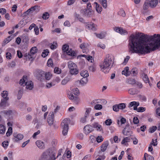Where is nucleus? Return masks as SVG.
Segmentation results:
<instances>
[{
  "label": "nucleus",
  "mask_w": 160,
  "mask_h": 160,
  "mask_svg": "<svg viewBox=\"0 0 160 160\" xmlns=\"http://www.w3.org/2000/svg\"><path fill=\"white\" fill-rule=\"evenodd\" d=\"M132 35L128 41V48L132 53H148L160 47V34L149 36L148 40L144 38L145 34L143 33L138 32L136 35Z\"/></svg>",
  "instance_id": "nucleus-1"
},
{
  "label": "nucleus",
  "mask_w": 160,
  "mask_h": 160,
  "mask_svg": "<svg viewBox=\"0 0 160 160\" xmlns=\"http://www.w3.org/2000/svg\"><path fill=\"white\" fill-rule=\"evenodd\" d=\"M114 59V57L112 54L106 55L104 60L99 63L101 70L104 73H107L112 66Z\"/></svg>",
  "instance_id": "nucleus-2"
},
{
  "label": "nucleus",
  "mask_w": 160,
  "mask_h": 160,
  "mask_svg": "<svg viewBox=\"0 0 160 160\" xmlns=\"http://www.w3.org/2000/svg\"><path fill=\"white\" fill-rule=\"evenodd\" d=\"M68 66L70 73L72 75H76L79 72V70L76 64L70 61L68 62Z\"/></svg>",
  "instance_id": "nucleus-3"
},
{
  "label": "nucleus",
  "mask_w": 160,
  "mask_h": 160,
  "mask_svg": "<svg viewBox=\"0 0 160 160\" xmlns=\"http://www.w3.org/2000/svg\"><path fill=\"white\" fill-rule=\"evenodd\" d=\"M70 122V119L66 118L64 119L61 123V127L62 129V134L64 136L66 135L68 133Z\"/></svg>",
  "instance_id": "nucleus-4"
},
{
  "label": "nucleus",
  "mask_w": 160,
  "mask_h": 160,
  "mask_svg": "<svg viewBox=\"0 0 160 160\" xmlns=\"http://www.w3.org/2000/svg\"><path fill=\"white\" fill-rule=\"evenodd\" d=\"M48 151L49 153V156L50 160H55L58 158L57 155V150L56 148H53Z\"/></svg>",
  "instance_id": "nucleus-5"
},
{
  "label": "nucleus",
  "mask_w": 160,
  "mask_h": 160,
  "mask_svg": "<svg viewBox=\"0 0 160 160\" xmlns=\"http://www.w3.org/2000/svg\"><path fill=\"white\" fill-rule=\"evenodd\" d=\"M84 23L85 28L89 30L95 31L97 29V25L92 22H86Z\"/></svg>",
  "instance_id": "nucleus-6"
},
{
  "label": "nucleus",
  "mask_w": 160,
  "mask_h": 160,
  "mask_svg": "<svg viewBox=\"0 0 160 160\" xmlns=\"http://www.w3.org/2000/svg\"><path fill=\"white\" fill-rule=\"evenodd\" d=\"M13 137L12 138L13 141L14 142H18L19 141L22 140L24 137L23 134L21 133H18L17 132L14 133L13 134Z\"/></svg>",
  "instance_id": "nucleus-7"
},
{
  "label": "nucleus",
  "mask_w": 160,
  "mask_h": 160,
  "mask_svg": "<svg viewBox=\"0 0 160 160\" xmlns=\"http://www.w3.org/2000/svg\"><path fill=\"white\" fill-rule=\"evenodd\" d=\"M89 44L87 43H83L80 45V48L82 49L83 53H88L89 52L88 48Z\"/></svg>",
  "instance_id": "nucleus-8"
},
{
  "label": "nucleus",
  "mask_w": 160,
  "mask_h": 160,
  "mask_svg": "<svg viewBox=\"0 0 160 160\" xmlns=\"http://www.w3.org/2000/svg\"><path fill=\"white\" fill-rule=\"evenodd\" d=\"M94 130L92 126L87 125L85 126L83 128V132L86 135H88L90 133Z\"/></svg>",
  "instance_id": "nucleus-9"
},
{
  "label": "nucleus",
  "mask_w": 160,
  "mask_h": 160,
  "mask_svg": "<svg viewBox=\"0 0 160 160\" xmlns=\"http://www.w3.org/2000/svg\"><path fill=\"white\" fill-rule=\"evenodd\" d=\"M54 117V113L53 112H50L48 118V122L49 126L52 125L53 123Z\"/></svg>",
  "instance_id": "nucleus-10"
},
{
  "label": "nucleus",
  "mask_w": 160,
  "mask_h": 160,
  "mask_svg": "<svg viewBox=\"0 0 160 160\" xmlns=\"http://www.w3.org/2000/svg\"><path fill=\"white\" fill-rule=\"evenodd\" d=\"M71 153L70 151H66L62 158H60L59 160H69V158L71 157Z\"/></svg>",
  "instance_id": "nucleus-11"
},
{
  "label": "nucleus",
  "mask_w": 160,
  "mask_h": 160,
  "mask_svg": "<svg viewBox=\"0 0 160 160\" xmlns=\"http://www.w3.org/2000/svg\"><path fill=\"white\" fill-rule=\"evenodd\" d=\"M114 29L116 32L119 33L122 35H125L128 34V32L122 28L115 27Z\"/></svg>",
  "instance_id": "nucleus-12"
},
{
  "label": "nucleus",
  "mask_w": 160,
  "mask_h": 160,
  "mask_svg": "<svg viewBox=\"0 0 160 160\" xmlns=\"http://www.w3.org/2000/svg\"><path fill=\"white\" fill-rule=\"evenodd\" d=\"M49 154L48 151L44 152L42 153L39 160H50Z\"/></svg>",
  "instance_id": "nucleus-13"
},
{
  "label": "nucleus",
  "mask_w": 160,
  "mask_h": 160,
  "mask_svg": "<svg viewBox=\"0 0 160 160\" xmlns=\"http://www.w3.org/2000/svg\"><path fill=\"white\" fill-rule=\"evenodd\" d=\"M84 12L85 16L87 17H90L92 16V15L94 14V12L92 10H88L87 9H84L82 10Z\"/></svg>",
  "instance_id": "nucleus-14"
},
{
  "label": "nucleus",
  "mask_w": 160,
  "mask_h": 160,
  "mask_svg": "<svg viewBox=\"0 0 160 160\" xmlns=\"http://www.w3.org/2000/svg\"><path fill=\"white\" fill-rule=\"evenodd\" d=\"M139 105V102H137L135 101L131 102L129 103L128 107L129 108H131L132 107H133V110H135L137 109V108Z\"/></svg>",
  "instance_id": "nucleus-15"
},
{
  "label": "nucleus",
  "mask_w": 160,
  "mask_h": 160,
  "mask_svg": "<svg viewBox=\"0 0 160 160\" xmlns=\"http://www.w3.org/2000/svg\"><path fill=\"white\" fill-rule=\"evenodd\" d=\"M7 101L5 100H1L0 103V108L4 109L6 107L9 106V104Z\"/></svg>",
  "instance_id": "nucleus-16"
},
{
  "label": "nucleus",
  "mask_w": 160,
  "mask_h": 160,
  "mask_svg": "<svg viewBox=\"0 0 160 160\" xmlns=\"http://www.w3.org/2000/svg\"><path fill=\"white\" fill-rule=\"evenodd\" d=\"M93 128H94L98 131H101L102 130V127L98 122H95L92 124Z\"/></svg>",
  "instance_id": "nucleus-17"
},
{
  "label": "nucleus",
  "mask_w": 160,
  "mask_h": 160,
  "mask_svg": "<svg viewBox=\"0 0 160 160\" xmlns=\"http://www.w3.org/2000/svg\"><path fill=\"white\" fill-rule=\"evenodd\" d=\"M36 144L37 146L40 149H43L45 148V144L42 141L38 140L36 141Z\"/></svg>",
  "instance_id": "nucleus-18"
},
{
  "label": "nucleus",
  "mask_w": 160,
  "mask_h": 160,
  "mask_svg": "<svg viewBox=\"0 0 160 160\" xmlns=\"http://www.w3.org/2000/svg\"><path fill=\"white\" fill-rule=\"evenodd\" d=\"M26 86V88L29 90H32L33 88V84L31 81H27L26 82L25 86Z\"/></svg>",
  "instance_id": "nucleus-19"
},
{
  "label": "nucleus",
  "mask_w": 160,
  "mask_h": 160,
  "mask_svg": "<svg viewBox=\"0 0 160 160\" xmlns=\"http://www.w3.org/2000/svg\"><path fill=\"white\" fill-rule=\"evenodd\" d=\"M158 3V0H151L149 1V6L151 8L156 7Z\"/></svg>",
  "instance_id": "nucleus-20"
},
{
  "label": "nucleus",
  "mask_w": 160,
  "mask_h": 160,
  "mask_svg": "<svg viewBox=\"0 0 160 160\" xmlns=\"http://www.w3.org/2000/svg\"><path fill=\"white\" fill-rule=\"evenodd\" d=\"M108 145V141L104 142L101 146V151L104 152L106 150L107 147Z\"/></svg>",
  "instance_id": "nucleus-21"
},
{
  "label": "nucleus",
  "mask_w": 160,
  "mask_h": 160,
  "mask_svg": "<svg viewBox=\"0 0 160 160\" xmlns=\"http://www.w3.org/2000/svg\"><path fill=\"white\" fill-rule=\"evenodd\" d=\"M131 138L129 137H128L124 138L121 142V144L126 146H128V143L130 141Z\"/></svg>",
  "instance_id": "nucleus-22"
},
{
  "label": "nucleus",
  "mask_w": 160,
  "mask_h": 160,
  "mask_svg": "<svg viewBox=\"0 0 160 160\" xmlns=\"http://www.w3.org/2000/svg\"><path fill=\"white\" fill-rule=\"evenodd\" d=\"M27 81H28L27 77L26 76H24L20 80L19 84L21 85L24 86H25L26 82Z\"/></svg>",
  "instance_id": "nucleus-23"
},
{
  "label": "nucleus",
  "mask_w": 160,
  "mask_h": 160,
  "mask_svg": "<svg viewBox=\"0 0 160 160\" xmlns=\"http://www.w3.org/2000/svg\"><path fill=\"white\" fill-rule=\"evenodd\" d=\"M94 4L96 5L95 9L97 12L99 14H100L102 11V7L97 2H94Z\"/></svg>",
  "instance_id": "nucleus-24"
},
{
  "label": "nucleus",
  "mask_w": 160,
  "mask_h": 160,
  "mask_svg": "<svg viewBox=\"0 0 160 160\" xmlns=\"http://www.w3.org/2000/svg\"><path fill=\"white\" fill-rule=\"evenodd\" d=\"M41 73L45 76V79L47 80H49L52 77V74L49 72H45L44 71H42Z\"/></svg>",
  "instance_id": "nucleus-25"
},
{
  "label": "nucleus",
  "mask_w": 160,
  "mask_h": 160,
  "mask_svg": "<svg viewBox=\"0 0 160 160\" xmlns=\"http://www.w3.org/2000/svg\"><path fill=\"white\" fill-rule=\"evenodd\" d=\"M122 74L126 76L130 75V72L129 71V69L128 67H126L124 68L122 72Z\"/></svg>",
  "instance_id": "nucleus-26"
},
{
  "label": "nucleus",
  "mask_w": 160,
  "mask_h": 160,
  "mask_svg": "<svg viewBox=\"0 0 160 160\" xmlns=\"http://www.w3.org/2000/svg\"><path fill=\"white\" fill-rule=\"evenodd\" d=\"M81 76L84 78H87L89 76V73L87 70H82L80 72Z\"/></svg>",
  "instance_id": "nucleus-27"
},
{
  "label": "nucleus",
  "mask_w": 160,
  "mask_h": 160,
  "mask_svg": "<svg viewBox=\"0 0 160 160\" xmlns=\"http://www.w3.org/2000/svg\"><path fill=\"white\" fill-rule=\"evenodd\" d=\"M1 96L6 100H8L9 99V97L8 96V93L7 91H4L1 93Z\"/></svg>",
  "instance_id": "nucleus-28"
},
{
  "label": "nucleus",
  "mask_w": 160,
  "mask_h": 160,
  "mask_svg": "<svg viewBox=\"0 0 160 160\" xmlns=\"http://www.w3.org/2000/svg\"><path fill=\"white\" fill-rule=\"evenodd\" d=\"M150 7L149 6V0H146L143 4V8L144 10H147Z\"/></svg>",
  "instance_id": "nucleus-29"
},
{
  "label": "nucleus",
  "mask_w": 160,
  "mask_h": 160,
  "mask_svg": "<svg viewBox=\"0 0 160 160\" xmlns=\"http://www.w3.org/2000/svg\"><path fill=\"white\" fill-rule=\"evenodd\" d=\"M88 82V79L87 78H83L79 81V83L82 86L85 85Z\"/></svg>",
  "instance_id": "nucleus-30"
},
{
  "label": "nucleus",
  "mask_w": 160,
  "mask_h": 160,
  "mask_svg": "<svg viewBox=\"0 0 160 160\" xmlns=\"http://www.w3.org/2000/svg\"><path fill=\"white\" fill-rule=\"evenodd\" d=\"M141 77L145 83H149V81L146 74L145 73H142Z\"/></svg>",
  "instance_id": "nucleus-31"
},
{
  "label": "nucleus",
  "mask_w": 160,
  "mask_h": 160,
  "mask_svg": "<svg viewBox=\"0 0 160 160\" xmlns=\"http://www.w3.org/2000/svg\"><path fill=\"white\" fill-rule=\"evenodd\" d=\"M12 113V112L11 110H3L1 112L2 114L8 116L11 115Z\"/></svg>",
  "instance_id": "nucleus-32"
},
{
  "label": "nucleus",
  "mask_w": 160,
  "mask_h": 160,
  "mask_svg": "<svg viewBox=\"0 0 160 160\" xmlns=\"http://www.w3.org/2000/svg\"><path fill=\"white\" fill-rule=\"evenodd\" d=\"M126 122V119L124 118H121L120 121L119 120H118L117 121V124L119 127L121 126L122 124L125 123Z\"/></svg>",
  "instance_id": "nucleus-33"
},
{
  "label": "nucleus",
  "mask_w": 160,
  "mask_h": 160,
  "mask_svg": "<svg viewBox=\"0 0 160 160\" xmlns=\"http://www.w3.org/2000/svg\"><path fill=\"white\" fill-rule=\"evenodd\" d=\"M66 53L68 55L71 56H75L76 54L75 52L70 48L68 51H67Z\"/></svg>",
  "instance_id": "nucleus-34"
},
{
  "label": "nucleus",
  "mask_w": 160,
  "mask_h": 160,
  "mask_svg": "<svg viewBox=\"0 0 160 160\" xmlns=\"http://www.w3.org/2000/svg\"><path fill=\"white\" fill-rule=\"evenodd\" d=\"M95 34L98 38L100 39H102L105 37V35L106 34V33L105 32H102L99 34H97L95 33Z\"/></svg>",
  "instance_id": "nucleus-35"
},
{
  "label": "nucleus",
  "mask_w": 160,
  "mask_h": 160,
  "mask_svg": "<svg viewBox=\"0 0 160 160\" xmlns=\"http://www.w3.org/2000/svg\"><path fill=\"white\" fill-rule=\"evenodd\" d=\"M86 111L84 114V117L85 118H87L92 111V108H86Z\"/></svg>",
  "instance_id": "nucleus-36"
},
{
  "label": "nucleus",
  "mask_w": 160,
  "mask_h": 160,
  "mask_svg": "<svg viewBox=\"0 0 160 160\" xmlns=\"http://www.w3.org/2000/svg\"><path fill=\"white\" fill-rule=\"evenodd\" d=\"M12 39V37L11 36H9L7 38L4 39L3 42V45H5L7 43L10 42Z\"/></svg>",
  "instance_id": "nucleus-37"
},
{
  "label": "nucleus",
  "mask_w": 160,
  "mask_h": 160,
  "mask_svg": "<svg viewBox=\"0 0 160 160\" xmlns=\"http://www.w3.org/2000/svg\"><path fill=\"white\" fill-rule=\"evenodd\" d=\"M128 92L129 94L132 95L137 94L138 92L137 90L135 88H131L129 90Z\"/></svg>",
  "instance_id": "nucleus-38"
},
{
  "label": "nucleus",
  "mask_w": 160,
  "mask_h": 160,
  "mask_svg": "<svg viewBox=\"0 0 160 160\" xmlns=\"http://www.w3.org/2000/svg\"><path fill=\"white\" fill-rule=\"evenodd\" d=\"M69 78L67 77L63 79L61 82V84L63 85H65L69 81Z\"/></svg>",
  "instance_id": "nucleus-39"
},
{
  "label": "nucleus",
  "mask_w": 160,
  "mask_h": 160,
  "mask_svg": "<svg viewBox=\"0 0 160 160\" xmlns=\"http://www.w3.org/2000/svg\"><path fill=\"white\" fill-rule=\"evenodd\" d=\"M5 127L2 124H0V134H4L5 132Z\"/></svg>",
  "instance_id": "nucleus-40"
},
{
  "label": "nucleus",
  "mask_w": 160,
  "mask_h": 160,
  "mask_svg": "<svg viewBox=\"0 0 160 160\" xmlns=\"http://www.w3.org/2000/svg\"><path fill=\"white\" fill-rule=\"evenodd\" d=\"M122 133L123 135L125 136L130 135L132 134V132L127 131L125 128L122 131Z\"/></svg>",
  "instance_id": "nucleus-41"
},
{
  "label": "nucleus",
  "mask_w": 160,
  "mask_h": 160,
  "mask_svg": "<svg viewBox=\"0 0 160 160\" xmlns=\"http://www.w3.org/2000/svg\"><path fill=\"white\" fill-rule=\"evenodd\" d=\"M12 128L11 127H9L6 133V136L7 137L10 136L12 134Z\"/></svg>",
  "instance_id": "nucleus-42"
},
{
  "label": "nucleus",
  "mask_w": 160,
  "mask_h": 160,
  "mask_svg": "<svg viewBox=\"0 0 160 160\" xmlns=\"http://www.w3.org/2000/svg\"><path fill=\"white\" fill-rule=\"evenodd\" d=\"M100 101L99 99L94 100L91 101L90 103L91 105L92 106H95L98 103H99Z\"/></svg>",
  "instance_id": "nucleus-43"
},
{
  "label": "nucleus",
  "mask_w": 160,
  "mask_h": 160,
  "mask_svg": "<svg viewBox=\"0 0 160 160\" xmlns=\"http://www.w3.org/2000/svg\"><path fill=\"white\" fill-rule=\"evenodd\" d=\"M102 105L99 104H98V103L96 104L94 106V109L95 110H100L102 109Z\"/></svg>",
  "instance_id": "nucleus-44"
},
{
  "label": "nucleus",
  "mask_w": 160,
  "mask_h": 160,
  "mask_svg": "<svg viewBox=\"0 0 160 160\" xmlns=\"http://www.w3.org/2000/svg\"><path fill=\"white\" fill-rule=\"evenodd\" d=\"M49 53V51L48 49H46L43 51L42 54V57L45 58L47 56Z\"/></svg>",
  "instance_id": "nucleus-45"
},
{
  "label": "nucleus",
  "mask_w": 160,
  "mask_h": 160,
  "mask_svg": "<svg viewBox=\"0 0 160 160\" xmlns=\"http://www.w3.org/2000/svg\"><path fill=\"white\" fill-rule=\"evenodd\" d=\"M103 7L104 8H106L107 7V0H102L100 1Z\"/></svg>",
  "instance_id": "nucleus-46"
},
{
  "label": "nucleus",
  "mask_w": 160,
  "mask_h": 160,
  "mask_svg": "<svg viewBox=\"0 0 160 160\" xmlns=\"http://www.w3.org/2000/svg\"><path fill=\"white\" fill-rule=\"evenodd\" d=\"M96 139L98 142L100 143L103 140L104 138L102 136H100L97 137Z\"/></svg>",
  "instance_id": "nucleus-47"
},
{
  "label": "nucleus",
  "mask_w": 160,
  "mask_h": 160,
  "mask_svg": "<svg viewBox=\"0 0 160 160\" xmlns=\"http://www.w3.org/2000/svg\"><path fill=\"white\" fill-rule=\"evenodd\" d=\"M75 95H78L79 94V91L77 88H74L72 90Z\"/></svg>",
  "instance_id": "nucleus-48"
},
{
  "label": "nucleus",
  "mask_w": 160,
  "mask_h": 160,
  "mask_svg": "<svg viewBox=\"0 0 160 160\" xmlns=\"http://www.w3.org/2000/svg\"><path fill=\"white\" fill-rule=\"evenodd\" d=\"M138 112H143L146 110V108L142 107L137 108V109L135 110Z\"/></svg>",
  "instance_id": "nucleus-49"
},
{
  "label": "nucleus",
  "mask_w": 160,
  "mask_h": 160,
  "mask_svg": "<svg viewBox=\"0 0 160 160\" xmlns=\"http://www.w3.org/2000/svg\"><path fill=\"white\" fill-rule=\"evenodd\" d=\"M69 49V46L67 44H64L62 46V50L64 52H66Z\"/></svg>",
  "instance_id": "nucleus-50"
},
{
  "label": "nucleus",
  "mask_w": 160,
  "mask_h": 160,
  "mask_svg": "<svg viewBox=\"0 0 160 160\" xmlns=\"http://www.w3.org/2000/svg\"><path fill=\"white\" fill-rule=\"evenodd\" d=\"M6 52H9L11 54H12L15 53V51L14 49L12 48H8L6 50Z\"/></svg>",
  "instance_id": "nucleus-51"
},
{
  "label": "nucleus",
  "mask_w": 160,
  "mask_h": 160,
  "mask_svg": "<svg viewBox=\"0 0 160 160\" xmlns=\"http://www.w3.org/2000/svg\"><path fill=\"white\" fill-rule=\"evenodd\" d=\"M147 157V160H154L153 157L150 155H148L147 153H145L144 154V158Z\"/></svg>",
  "instance_id": "nucleus-52"
},
{
  "label": "nucleus",
  "mask_w": 160,
  "mask_h": 160,
  "mask_svg": "<svg viewBox=\"0 0 160 160\" xmlns=\"http://www.w3.org/2000/svg\"><path fill=\"white\" fill-rule=\"evenodd\" d=\"M23 93V92L22 90L20 89L18 91V94L17 95L18 98V99H20L21 98L22 95Z\"/></svg>",
  "instance_id": "nucleus-53"
},
{
  "label": "nucleus",
  "mask_w": 160,
  "mask_h": 160,
  "mask_svg": "<svg viewBox=\"0 0 160 160\" xmlns=\"http://www.w3.org/2000/svg\"><path fill=\"white\" fill-rule=\"evenodd\" d=\"M49 14L48 12L44 13L42 15V18L44 19H48L49 17Z\"/></svg>",
  "instance_id": "nucleus-54"
},
{
  "label": "nucleus",
  "mask_w": 160,
  "mask_h": 160,
  "mask_svg": "<svg viewBox=\"0 0 160 160\" xmlns=\"http://www.w3.org/2000/svg\"><path fill=\"white\" fill-rule=\"evenodd\" d=\"M113 110L114 111L118 112L120 109L118 104H116L113 106Z\"/></svg>",
  "instance_id": "nucleus-55"
},
{
  "label": "nucleus",
  "mask_w": 160,
  "mask_h": 160,
  "mask_svg": "<svg viewBox=\"0 0 160 160\" xmlns=\"http://www.w3.org/2000/svg\"><path fill=\"white\" fill-rule=\"evenodd\" d=\"M57 43L56 42H53L50 45L51 49L53 50L56 49L57 47Z\"/></svg>",
  "instance_id": "nucleus-56"
},
{
  "label": "nucleus",
  "mask_w": 160,
  "mask_h": 160,
  "mask_svg": "<svg viewBox=\"0 0 160 160\" xmlns=\"http://www.w3.org/2000/svg\"><path fill=\"white\" fill-rule=\"evenodd\" d=\"M37 51V49L36 47L32 48L30 50V52L32 54H34Z\"/></svg>",
  "instance_id": "nucleus-57"
},
{
  "label": "nucleus",
  "mask_w": 160,
  "mask_h": 160,
  "mask_svg": "<svg viewBox=\"0 0 160 160\" xmlns=\"http://www.w3.org/2000/svg\"><path fill=\"white\" fill-rule=\"evenodd\" d=\"M54 72L56 73L59 74L61 72V70L58 67H55L54 69Z\"/></svg>",
  "instance_id": "nucleus-58"
},
{
  "label": "nucleus",
  "mask_w": 160,
  "mask_h": 160,
  "mask_svg": "<svg viewBox=\"0 0 160 160\" xmlns=\"http://www.w3.org/2000/svg\"><path fill=\"white\" fill-rule=\"evenodd\" d=\"M55 83H54L52 82L48 83L46 84V87L47 88H51V87L55 86Z\"/></svg>",
  "instance_id": "nucleus-59"
},
{
  "label": "nucleus",
  "mask_w": 160,
  "mask_h": 160,
  "mask_svg": "<svg viewBox=\"0 0 160 160\" xmlns=\"http://www.w3.org/2000/svg\"><path fill=\"white\" fill-rule=\"evenodd\" d=\"M120 109H123L126 108V105L125 103H121L118 104Z\"/></svg>",
  "instance_id": "nucleus-60"
},
{
  "label": "nucleus",
  "mask_w": 160,
  "mask_h": 160,
  "mask_svg": "<svg viewBox=\"0 0 160 160\" xmlns=\"http://www.w3.org/2000/svg\"><path fill=\"white\" fill-rule=\"evenodd\" d=\"M67 94L68 97L69 99H70V100H73V99H74V96L71 92L69 91L68 93Z\"/></svg>",
  "instance_id": "nucleus-61"
},
{
  "label": "nucleus",
  "mask_w": 160,
  "mask_h": 160,
  "mask_svg": "<svg viewBox=\"0 0 160 160\" xmlns=\"http://www.w3.org/2000/svg\"><path fill=\"white\" fill-rule=\"evenodd\" d=\"M47 64L48 67H52L53 65L52 60L51 59H49L48 61Z\"/></svg>",
  "instance_id": "nucleus-62"
},
{
  "label": "nucleus",
  "mask_w": 160,
  "mask_h": 160,
  "mask_svg": "<svg viewBox=\"0 0 160 160\" xmlns=\"http://www.w3.org/2000/svg\"><path fill=\"white\" fill-rule=\"evenodd\" d=\"M8 142L7 141H5L2 143V146L4 148H6L8 145Z\"/></svg>",
  "instance_id": "nucleus-63"
},
{
  "label": "nucleus",
  "mask_w": 160,
  "mask_h": 160,
  "mask_svg": "<svg viewBox=\"0 0 160 160\" xmlns=\"http://www.w3.org/2000/svg\"><path fill=\"white\" fill-rule=\"evenodd\" d=\"M156 126H152L149 129V132L150 133H153L155 132L157 129Z\"/></svg>",
  "instance_id": "nucleus-64"
}]
</instances>
